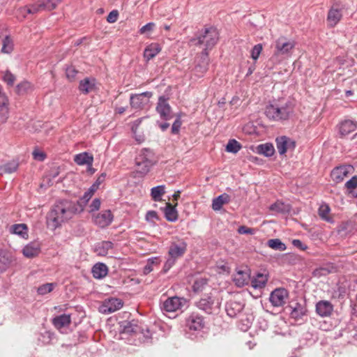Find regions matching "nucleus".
Wrapping results in <instances>:
<instances>
[{
    "label": "nucleus",
    "instance_id": "nucleus-1",
    "mask_svg": "<svg viewBox=\"0 0 357 357\" xmlns=\"http://www.w3.org/2000/svg\"><path fill=\"white\" fill-rule=\"evenodd\" d=\"M77 205L75 202L67 199L55 203L47 214V225L52 229L60 227L62 223L67 222L76 213L79 212Z\"/></svg>",
    "mask_w": 357,
    "mask_h": 357
},
{
    "label": "nucleus",
    "instance_id": "nucleus-2",
    "mask_svg": "<svg viewBox=\"0 0 357 357\" xmlns=\"http://www.w3.org/2000/svg\"><path fill=\"white\" fill-rule=\"evenodd\" d=\"M293 112L291 102L284 104L271 103L266 107L265 114L266 117L273 121H280L287 120Z\"/></svg>",
    "mask_w": 357,
    "mask_h": 357
},
{
    "label": "nucleus",
    "instance_id": "nucleus-3",
    "mask_svg": "<svg viewBox=\"0 0 357 357\" xmlns=\"http://www.w3.org/2000/svg\"><path fill=\"white\" fill-rule=\"evenodd\" d=\"M155 163L153 153L147 149H142L135 158L136 172L143 176L149 172Z\"/></svg>",
    "mask_w": 357,
    "mask_h": 357
},
{
    "label": "nucleus",
    "instance_id": "nucleus-4",
    "mask_svg": "<svg viewBox=\"0 0 357 357\" xmlns=\"http://www.w3.org/2000/svg\"><path fill=\"white\" fill-rule=\"evenodd\" d=\"M220 299L212 294L204 295L196 303V306L206 313L211 314L217 313L220 307Z\"/></svg>",
    "mask_w": 357,
    "mask_h": 357
},
{
    "label": "nucleus",
    "instance_id": "nucleus-5",
    "mask_svg": "<svg viewBox=\"0 0 357 357\" xmlns=\"http://www.w3.org/2000/svg\"><path fill=\"white\" fill-rule=\"evenodd\" d=\"M187 303L188 301L183 297L172 296L160 303V309L163 312H174L182 310Z\"/></svg>",
    "mask_w": 357,
    "mask_h": 357
},
{
    "label": "nucleus",
    "instance_id": "nucleus-6",
    "mask_svg": "<svg viewBox=\"0 0 357 357\" xmlns=\"http://www.w3.org/2000/svg\"><path fill=\"white\" fill-rule=\"evenodd\" d=\"M153 96V93L146 91L141 93L131 94L130 97V107L137 110H142L149 107L150 99Z\"/></svg>",
    "mask_w": 357,
    "mask_h": 357
},
{
    "label": "nucleus",
    "instance_id": "nucleus-7",
    "mask_svg": "<svg viewBox=\"0 0 357 357\" xmlns=\"http://www.w3.org/2000/svg\"><path fill=\"white\" fill-rule=\"evenodd\" d=\"M199 45H215L219 40V33L214 27L204 28L197 37Z\"/></svg>",
    "mask_w": 357,
    "mask_h": 357
},
{
    "label": "nucleus",
    "instance_id": "nucleus-8",
    "mask_svg": "<svg viewBox=\"0 0 357 357\" xmlns=\"http://www.w3.org/2000/svg\"><path fill=\"white\" fill-rule=\"evenodd\" d=\"M185 326L189 331H200L205 326L204 318L198 312H193L186 318Z\"/></svg>",
    "mask_w": 357,
    "mask_h": 357
},
{
    "label": "nucleus",
    "instance_id": "nucleus-9",
    "mask_svg": "<svg viewBox=\"0 0 357 357\" xmlns=\"http://www.w3.org/2000/svg\"><path fill=\"white\" fill-rule=\"evenodd\" d=\"M123 306L122 300L116 298H109L102 301L99 306V312L107 314L120 310Z\"/></svg>",
    "mask_w": 357,
    "mask_h": 357
},
{
    "label": "nucleus",
    "instance_id": "nucleus-10",
    "mask_svg": "<svg viewBox=\"0 0 357 357\" xmlns=\"http://www.w3.org/2000/svg\"><path fill=\"white\" fill-rule=\"evenodd\" d=\"M344 8L343 5L334 4L328 10L327 15V24L329 27L335 26L342 17V10Z\"/></svg>",
    "mask_w": 357,
    "mask_h": 357
},
{
    "label": "nucleus",
    "instance_id": "nucleus-11",
    "mask_svg": "<svg viewBox=\"0 0 357 357\" xmlns=\"http://www.w3.org/2000/svg\"><path fill=\"white\" fill-rule=\"evenodd\" d=\"M187 250V243L183 239H178L171 243L168 254L169 257L177 259L183 256Z\"/></svg>",
    "mask_w": 357,
    "mask_h": 357
},
{
    "label": "nucleus",
    "instance_id": "nucleus-12",
    "mask_svg": "<svg viewBox=\"0 0 357 357\" xmlns=\"http://www.w3.org/2000/svg\"><path fill=\"white\" fill-rule=\"evenodd\" d=\"M288 296L289 293L286 289L278 288L271 292L269 300L274 307H281L285 304Z\"/></svg>",
    "mask_w": 357,
    "mask_h": 357
},
{
    "label": "nucleus",
    "instance_id": "nucleus-13",
    "mask_svg": "<svg viewBox=\"0 0 357 357\" xmlns=\"http://www.w3.org/2000/svg\"><path fill=\"white\" fill-rule=\"evenodd\" d=\"M278 153L284 155L288 150L293 151L296 147V142L287 136H280L275 139Z\"/></svg>",
    "mask_w": 357,
    "mask_h": 357
},
{
    "label": "nucleus",
    "instance_id": "nucleus-14",
    "mask_svg": "<svg viewBox=\"0 0 357 357\" xmlns=\"http://www.w3.org/2000/svg\"><path fill=\"white\" fill-rule=\"evenodd\" d=\"M167 101V98L160 96L156 106V111L163 120H169L172 117V109Z\"/></svg>",
    "mask_w": 357,
    "mask_h": 357
},
{
    "label": "nucleus",
    "instance_id": "nucleus-15",
    "mask_svg": "<svg viewBox=\"0 0 357 357\" xmlns=\"http://www.w3.org/2000/svg\"><path fill=\"white\" fill-rule=\"evenodd\" d=\"M113 220V215L110 210H106L93 215V222L101 228L109 225Z\"/></svg>",
    "mask_w": 357,
    "mask_h": 357
},
{
    "label": "nucleus",
    "instance_id": "nucleus-16",
    "mask_svg": "<svg viewBox=\"0 0 357 357\" xmlns=\"http://www.w3.org/2000/svg\"><path fill=\"white\" fill-rule=\"evenodd\" d=\"M357 129V122L345 120L339 125V134L340 137H344Z\"/></svg>",
    "mask_w": 357,
    "mask_h": 357
},
{
    "label": "nucleus",
    "instance_id": "nucleus-17",
    "mask_svg": "<svg viewBox=\"0 0 357 357\" xmlns=\"http://www.w3.org/2000/svg\"><path fill=\"white\" fill-rule=\"evenodd\" d=\"M351 169H352L351 166H340L335 167L332 170L331 174L332 179L336 183L341 182L344 177L347 176Z\"/></svg>",
    "mask_w": 357,
    "mask_h": 357
},
{
    "label": "nucleus",
    "instance_id": "nucleus-18",
    "mask_svg": "<svg viewBox=\"0 0 357 357\" xmlns=\"http://www.w3.org/2000/svg\"><path fill=\"white\" fill-rule=\"evenodd\" d=\"M333 310V306L330 301H320L316 305V312L321 317H328Z\"/></svg>",
    "mask_w": 357,
    "mask_h": 357
},
{
    "label": "nucleus",
    "instance_id": "nucleus-19",
    "mask_svg": "<svg viewBox=\"0 0 357 357\" xmlns=\"http://www.w3.org/2000/svg\"><path fill=\"white\" fill-rule=\"evenodd\" d=\"M122 333L127 334H137L142 329V326L138 324V321L132 319L130 321H123L121 324Z\"/></svg>",
    "mask_w": 357,
    "mask_h": 357
},
{
    "label": "nucleus",
    "instance_id": "nucleus-20",
    "mask_svg": "<svg viewBox=\"0 0 357 357\" xmlns=\"http://www.w3.org/2000/svg\"><path fill=\"white\" fill-rule=\"evenodd\" d=\"M40 252V245L38 242H31L25 245L22 250L23 255L27 258H33L38 255Z\"/></svg>",
    "mask_w": 357,
    "mask_h": 357
},
{
    "label": "nucleus",
    "instance_id": "nucleus-21",
    "mask_svg": "<svg viewBox=\"0 0 357 357\" xmlns=\"http://www.w3.org/2000/svg\"><path fill=\"white\" fill-rule=\"evenodd\" d=\"M96 89V79L86 77L79 82V90L84 94L93 91Z\"/></svg>",
    "mask_w": 357,
    "mask_h": 357
},
{
    "label": "nucleus",
    "instance_id": "nucleus-22",
    "mask_svg": "<svg viewBox=\"0 0 357 357\" xmlns=\"http://www.w3.org/2000/svg\"><path fill=\"white\" fill-rule=\"evenodd\" d=\"M74 161L79 165H86L91 169L93 162V157L87 152H83L75 155Z\"/></svg>",
    "mask_w": 357,
    "mask_h": 357
},
{
    "label": "nucleus",
    "instance_id": "nucleus-23",
    "mask_svg": "<svg viewBox=\"0 0 357 357\" xmlns=\"http://www.w3.org/2000/svg\"><path fill=\"white\" fill-rule=\"evenodd\" d=\"M71 323V317L70 314H61L52 319V324L57 329L68 326Z\"/></svg>",
    "mask_w": 357,
    "mask_h": 357
},
{
    "label": "nucleus",
    "instance_id": "nucleus-24",
    "mask_svg": "<svg viewBox=\"0 0 357 357\" xmlns=\"http://www.w3.org/2000/svg\"><path fill=\"white\" fill-rule=\"evenodd\" d=\"M201 60V63L195 66V70L196 73H199L200 76H202L208 70V52L206 48L202 52Z\"/></svg>",
    "mask_w": 357,
    "mask_h": 357
},
{
    "label": "nucleus",
    "instance_id": "nucleus-25",
    "mask_svg": "<svg viewBox=\"0 0 357 357\" xmlns=\"http://www.w3.org/2000/svg\"><path fill=\"white\" fill-rule=\"evenodd\" d=\"M250 274L247 271L239 270L234 275V281L238 287H243L248 284Z\"/></svg>",
    "mask_w": 357,
    "mask_h": 357
},
{
    "label": "nucleus",
    "instance_id": "nucleus-26",
    "mask_svg": "<svg viewBox=\"0 0 357 357\" xmlns=\"http://www.w3.org/2000/svg\"><path fill=\"white\" fill-rule=\"evenodd\" d=\"M108 273L107 266L103 263H97L92 268V274L96 279L105 278Z\"/></svg>",
    "mask_w": 357,
    "mask_h": 357
},
{
    "label": "nucleus",
    "instance_id": "nucleus-27",
    "mask_svg": "<svg viewBox=\"0 0 357 357\" xmlns=\"http://www.w3.org/2000/svg\"><path fill=\"white\" fill-rule=\"evenodd\" d=\"M230 202V196L227 193H223L213 199L212 208L214 211H220L224 204Z\"/></svg>",
    "mask_w": 357,
    "mask_h": 357
},
{
    "label": "nucleus",
    "instance_id": "nucleus-28",
    "mask_svg": "<svg viewBox=\"0 0 357 357\" xmlns=\"http://www.w3.org/2000/svg\"><path fill=\"white\" fill-rule=\"evenodd\" d=\"M176 205L177 203H176L174 206L170 203L166 204V206L165 208V216L169 222H175L178 219V213L175 208Z\"/></svg>",
    "mask_w": 357,
    "mask_h": 357
},
{
    "label": "nucleus",
    "instance_id": "nucleus-29",
    "mask_svg": "<svg viewBox=\"0 0 357 357\" xmlns=\"http://www.w3.org/2000/svg\"><path fill=\"white\" fill-rule=\"evenodd\" d=\"M267 281V275L257 273V275L251 280V284L255 289H262L266 286Z\"/></svg>",
    "mask_w": 357,
    "mask_h": 357
},
{
    "label": "nucleus",
    "instance_id": "nucleus-30",
    "mask_svg": "<svg viewBox=\"0 0 357 357\" xmlns=\"http://www.w3.org/2000/svg\"><path fill=\"white\" fill-rule=\"evenodd\" d=\"M10 231L11 233L19 235L23 238H28V227L25 224H15L13 225Z\"/></svg>",
    "mask_w": 357,
    "mask_h": 357
},
{
    "label": "nucleus",
    "instance_id": "nucleus-31",
    "mask_svg": "<svg viewBox=\"0 0 357 357\" xmlns=\"http://www.w3.org/2000/svg\"><path fill=\"white\" fill-rule=\"evenodd\" d=\"M243 310V305L238 302H229L226 305L227 314L231 317H236Z\"/></svg>",
    "mask_w": 357,
    "mask_h": 357
},
{
    "label": "nucleus",
    "instance_id": "nucleus-32",
    "mask_svg": "<svg viewBox=\"0 0 357 357\" xmlns=\"http://www.w3.org/2000/svg\"><path fill=\"white\" fill-rule=\"evenodd\" d=\"M33 90V86L28 81H22L16 86L15 91L19 96L25 95Z\"/></svg>",
    "mask_w": 357,
    "mask_h": 357
},
{
    "label": "nucleus",
    "instance_id": "nucleus-33",
    "mask_svg": "<svg viewBox=\"0 0 357 357\" xmlns=\"http://www.w3.org/2000/svg\"><path fill=\"white\" fill-rule=\"evenodd\" d=\"M257 153L266 157H271L274 154L275 149L271 143L262 144L257 146Z\"/></svg>",
    "mask_w": 357,
    "mask_h": 357
},
{
    "label": "nucleus",
    "instance_id": "nucleus-34",
    "mask_svg": "<svg viewBox=\"0 0 357 357\" xmlns=\"http://www.w3.org/2000/svg\"><path fill=\"white\" fill-rule=\"evenodd\" d=\"M165 193V186L164 185L153 187L151 190V196L153 201L160 202L162 200V197Z\"/></svg>",
    "mask_w": 357,
    "mask_h": 357
},
{
    "label": "nucleus",
    "instance_id": "nucleus-35",
    "mask_svg": "<svg viewBox=\"0 0 357 357\" xmlns=\"http://www.w3.org/2000/svg\"><path fill=\"white\" fill-rule=\"evenodd\" d=\"M330 211H331V208H330L329 206L327 204L324 203L320 205V206L319 208L318 213H319V217L322 220H324L326 222H332L333 219L330 216Z\"/></svg>",
    "mask_w": 357,
    "mask_h": 357
},
{
    "label": "nucleus",
    "instance_id": "nucleus-36",
    "mask_svg": "<svg viewBox=\"0 0 357 357\" xmlns=\"http://www.w3.org/2000/svg\"><path fill=\"white\" fill-rule=\"evenodd\" d=\"M19 167L17 161L12 160L0 167L1 174H11L17 171Z\"/></svg>",
    "mask_w": 357,
    "mask_h": 357
},
{
    "label": "nucleus",
    "instance_id": "nucleus-37",
    "mask_svg": "<svg viewBox=\"0 0 357 357\" xmlns=\"http://www.w3.org/2000/svg\"><path fill=\"white\" fill-rule=\"evenodd\" d=\"M112 248L113 243L111 241H102L96 246V252L100 256H105Z\"/></svg>",
    "mask_w": 357,
    "mask_h": 357
},
{
    "label": "nucleus",
    "instance_id": "nucleus-38",
    "mask_svg": "<svg viewBox=\"0 0 357 357\" xmlns=\"http://www.w3.org/2000/svg\"><path fill=\"white\" fill-rule=\"evenodd\" d=\"M94 191L95 189L91 188L84 194L79 201L75 203L76 204H78L77 208H79V212L83 211L84 206L86 205L89 200L92 197Z\"/></svg>",
    "mask_w": 357,
    "mask_h": 357
},
{
    "label": "nucleus",
    "instance_id": "nucleus-39",
    "mask_svg": "<svg viewBox=\"0 0 357 357\" xmlns=\"http://www.w3.org/2000/svg\"><path fill=\"white\" fill-rule=\"evenodd\" d=\"M161 51L159 46H147L144 52V56L147 60L153 59Z\"/></svg>",
    "mask_w": 357,
    "mask_h": 357
},
{
    "label": "nucleus",
    "instance_id": "nucleus-40",
    "mask_svg": "<svg viewBox=\"0 0 357 357\" xmlns=\"http://www.w3.org/2000/svg\"><path fill=\"white\" fill-rule=\"evenodd\" d=\"M44 7H45V5L41 3L40 1H38L36 3L26 6L24 9L26 10L27 13L36 14L39 12L44 11Z\"/></svg>",
    "mask_w": 357,
    "mask_h": 357
},
{
    "label": "nucleus",
    "instance_id": "nucleus-41",
    "mask_svg": "<svg viewBox=\"0 0 357 357\" xmlns=\"http://www.w3.org/2000/svg\"><path fill=\"white\" fill-rule=\"evenodd\" d=\"M156 24L154 22H149L143 26L139 30V33L145 36L147 38H150L152 35L153 31L155 30Z\"/></svg>",
    "mask_w": 357,
    "mask_h": 357
},
{
    "label": "nucleus",
    "instance_id": "nucleus-42",
    "mask_svg": "<svg viewBox=\"0 0 357 357\" xmlns=\"http://www.w3.org/2000/svg\"><path fill=\"white\" fill-rule=\"evenodd\" d=\"M8 97H3L2 101L0 100V116L5 121L8 118Z\"/></svg>",
    "mask_w": 357,
    "mask_h": 357
},
{
    "label": "nucleus",
    "instance_id": "nucleus-43",
    "mask_svg": "<svg viewBox=\"0 0 357 357\" xmlns=\"http://www.w3.org/2000/svg\"><path fill=\"white\" fill-rule=\"evenodd\" d=\"M271 211L284 213L289 211V207L288 205L285 204L282 202H276L274 204H271L269 207Z\"/></svg>",
    "mask_w": 357,
    "mask_h": 357
},
{
    "label": "nucleus",
    "instance_id": "nucleus-44",
    "mask_svg": "<svg viewBox=\"0 0 357 357\" xmlns=\"http://www.w3.org/2000/svg\"><path fill=\"white\" fill-rule=\"evenodd\" d=\"M267 244L270 248L275 250L284 251L287 248L285 244L278 238L270 239L268 241Z\"/></svg>",
    "mask_w": 357,
    "mask_h": 357
},
{
    "label": "nucleus",
    "instance_id": "nucleus-45",
    "mask_svg": "<svg viewBox=\"0 0 357 357\" xmlns=\"http://www.w3.org/2000/svg\"><path fill=\"white\" fill-rule=\"evenodd\" d=\"M241 147V144L236 139H229L226 146V151L229 153H236Z\"/></svg>",
    "mask_w": 357,
    "mask_h": 357
},
{
    "label": "nucleus",
    "instance_id": "nucleus-46",
    "mask_svg": "<svg viewBox=\"0 0 357 357\" xmlns=\"http://www.w3.org/2000/svg\"><path fill=\"white\" fill-rule=\"evenodd\" d=\"M208 284V280L206 278H198L197 279L193 285L192 289L195 292H200L202 291L204 289L205 286Z\"/></svg>",
    "mask_w": 357,
    "mask_h": 357
},
{
    "label": "nucleus",
    "instance_id": "nucleus-47",
    "mask_svg": "<svg viewBox=\"0 0 357 357\" xmlns=\"http://www.w3.org/2000/svg\"><path fill=\"white\" fill-rule=\"evenodd\" d=\"M305 309L301 304L296 303V306L292 308L291 312V316L292 318L298 319L305 314Z\"/></svg>",
    "mask_w": 357,
    "mask_h": 357
},
{
    "label": "nucleus",
    "instance_id": "nucleus-48",
    "mask_svg": "<svg viewBox=\"0 0 357 357\" xmlns=\"http://www.w3.org/2000/svg\"><path fill=\"white\" fill-rule=\"evenodd\" d=\"M78 73L79 71L73 66H68L66 68V75L70 82L75 81Z\"/></svg>",
    "mask_w": 357,
    "mask_h": 357
},
{
    "label": "nucleus",
    "instance_id": "nucleus-49",
    "mask_svg": "<svg viewBox=\"0 0 357 357\" xmlns=\"http://www.w3.org/2000/svg\"><path fill=\"white\" fill-rule=\"evenodd\" d=\"M55 286V283L43 284L38 288L37 292L40 295H45L47 293L51 292L54 289Z\"/></svg>",
    "mask_w": 357,
    "mask_h": 357
},
{
    "label": "nucleus",
    "instance_id": "nucleus-50",
    "mask_svg": "<svg viewBox=\"0 0 357 357\" xmlns=\"http://www.w3.org/2000/svg\"><path fill=\"white\" fill-rule=\"evenodd\" d=\"M41 3L45 5L44 7V10H52L58 6V4L61 2V0H40Z\"/></svg>",
    "mask_w": 357,
    "mask_h": 357
},
{
    "label": "nucleus",
    "instance_id": "nucleus-51",
    "mask_svg": "<svg viewBox=\"0 0 357 357\" xmlns=\"http://www.w3.org/2000/svg\"><path fill=\"white\" fill-rule=\"evenodd\" d=\"M3 80L7 84L8 86H12L16 80V77L13 74L10 73V71L6 70L4 72Z\"/></svg>",
    "mask_w": 357,
    "mask_h": 357
},
{
    "label": "nucleus",
    "instance_id": "nucleus-52",
    "mask_svg": "<svg viewBox=\"0 0 357 357\" xmlns=\"http://www.w3.org/2000/svg\"><path fill=\"white\" fill-rule=\"evenodd\" d=\"M147 222L154 223L155 220H158V215L155 211H149L145 216Z\"/></svg>",
    "mask_w": 357,
    "mask_h": 357
},
{
    "label": "nucleus",
    "instance_id": "nucleus-53",
    "mask_svg": "<svg viewBox=\"0 0 357 357\" xmlns=\"http://www.w3.org/2000/svg\"><path fill=\"white\" fill-rule=\"evenodd\" d=\"M176 260V259L172 257H169L163 266L162 271L164 273H167L174 265Z\"/></svg>",
    "mask_w": 357,
    "mask_h": 357
},
{
    "label": "nucleus",
    "instance_id": "nucleus-54",
    "mask_svg": "<svg viewBox=\"0 0 357 357\" xmlns=\"http://www.w3.org/2000/svg\"><path fill=\"white\" fill-rule=\"evenodd\" d=\"M345 187L349 190H354L357 187V176H354L345 183Z\"/></svg>",
    "mask_w": 357,
    "mask_h": 357
},
{
    "label": "nucleus",
    "instance_id": "nucleus-55",
    "mask_svg": "<svg viewBox=\"0 0 357 357\" xmlns=\"http://www.w3.org/2000/svg\"><path fill=\"white\" fill-rule=\"evenodd\" d=\"M262 51V46H254L251 50V57L256 61Z\"/></svg>",
    "mask_w": 357,
    "mask_h": 357
},
{
    "label": "nucleus",
    "instance_id": "nucleus-56",
    "mask_svg": "<svg viewBox=\"0 0 357 357\" xmlns=\"http://www.w3.org/2000/svg\"><path fill=\"white\" fill-rule=\"evenodd\" d=\"M119 16V12L116 10L111 11L107 17V21L109 23L116 22Z\"/></svg>",
    "mask_w": 357,
    "mask_h": 357
},
{
    "label": "nucleus",
    "instance_id": "nucleus-57",
    "mask_svg": "<svg viewBox=\"0 0 357 357\" xmlns=\"http://www.w3.org/2000/svg\"><path fill=\"white\" fill-rule=\"evenodd\" d=\"M238 232L241 234H254L255 229L246 226H241L238 229Z\"/></svg>",
    "mask_w": 357,
    "mask_h": 357
},
{
    "label": "nucleus",
    "instance_id": "nucleus-58",
    "mask_svg": "<svg viewBox=\"0 0 357 357\" xmlns=\"http://www.w3.org/2000/svg\"><path fill=\"white\" fill-rule=\"evenodd\" d=\"M181 126V121L179 118L176 119L172 126V134H178Z\"/></svg>",
    "mask_w": 357,
    "mask_h": 357
},
{
    "label": "nucleus",
    "instance_id": "nucleus-59",
    "mask_svg": "<svg viewBox=\"0 0 357 357\" xmlns=\"http://www.w3.org/2000/svg\"><path fill=\"white\" fill-rule=\"evenodd\" d=\"M100 204L101 202L100 199H94L89 206L90 212L98 211L100 207Z\"/></svg>",
    "mask_w": 357,
    "mask_h": 357
},
{
    "label": "nucleus",
    "instance_id": "nucleus-60",
    "mask_svg": "<svg viewBox=\"0 0 357 357\" xmlns=\"http://www.w3.org/2000/svg\"><path fill=\"white\" fill-rule=\"evenodd\" d=\"M33 156L34 159L40 160V161L44 160L46 158V155L44 153L38 151H33Z\"/></svg>",
    "mask_w": 357,
    "mask_h": 357
},
{
    "label": "nucleus",
    "instance_id": "nucleus-61",
    "mask_svg": "<svg viewBox=\"0 0 357 357\" xmlns=\"http://www.w3.org/2000/svg\"><path fill=\"white\" fill-rule=\"evenodd\" d=\"M8 264V260L5 257H0V273L6 270Z\"/></svg>",
    "mask_w": 357,
    "mask_h": 357
},
{
    "label": "nucleus",
    "instance_id": "nucleus-62",
    "mask_svg": "<svg viewBox=\"0 0 357 357\" xmlns=\"http://www.w3.org/2000/svg\"><path fill=\"white\" fill-rule=\"evenodd\" d=\"M139 333H142L143 335V336L146 339H149L151 337V333L148 328H144L142 326V329Z\"/></svg>",
    "mask_w": 357,
    "mask_h": 357
},
{
    "label": "nucleus",
    "instance_id": "nucleus-63",
    "mask_svg": "<svg viewBox=\"0 0 357 357\" xmlns=\"http://www.w3.org/2000/svg\"><path fill=\"white\" fill-rule=\"evenodd\" d=\"M13 43V38L8 35H6L2 40V45H10Z\"/></svg>",
    "mask_w": 357,
    "mask_h": 357
},
{
    "label": "nucleus",
    "instance_id": "nucleus-64",
    "mask_svg": "<svg viewBox=\"0 0 357 357\" xmlns=\"http://www.w3.org/2000/svg\"><path fill=\"white\" fill-rule=\"evenodd\" d=\"M13 50V46H2L1 52L10 54Z\"/></svg>",
    "mask_w": 357,
    "mask_h": 357
}]
</instances>
